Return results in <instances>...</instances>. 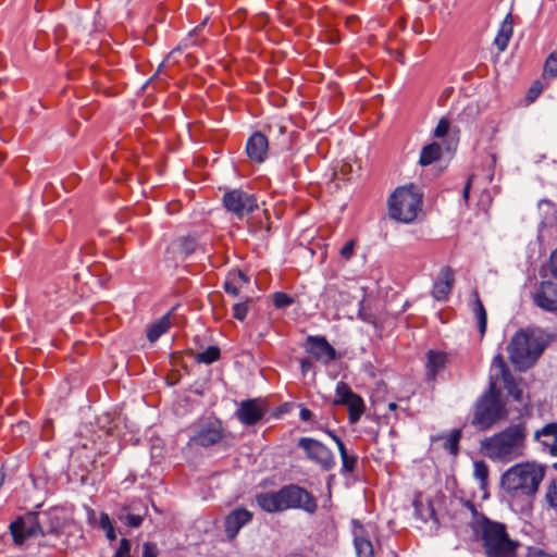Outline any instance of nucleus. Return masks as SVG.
<instances>
[{"label": "nucleus", "instance_id": "052dcab7", "mask_svg": "<svg viewBox=\"0 0 557 557\" xmlns=\"http://www.w3.org/2000/svg\"><path fill=\"white\" fill-rule=\"evenodd\" d=\"M397 408H398V406H397L396 403L392 401V403L388 404V409L391 411H395Z\"/></svg>", "mask_w": 557, "mask_h": 557}, {"label": "nucleus", "instance_id": "cd10ccee", "mask_svg": "<svg viewBox=\"0 0 557 557\" xmlns=\"http://www.w3.org/2000/svg\"><path fill=\"white\" fill-rule=\"evenodd\" d=\"M473 296H474L473 312L478 320L479 331H480L481 335L483 336L486 331V323H487L486 310H485L483 302L481 301V299L479 297V293L476 290L473 292Z\"/></svg>", "mask_w": 557, "mask_h": 557}, {"label": "nucleus", "instance_id": "f3484780", "mask_svg": "<svg viewBox=\"0 0 557 557\" xmlns=\"http://www.w3.org/2000/svg\"><path fill=\"white\" fill-rule=\"evenodd\" d=\"M455 282L454 271L449 267L441 269L437 280L434 282L432 296L437 301L447 300Z\"/></svg>", "mask_w": 557, "mask_h": 557}, {"label": "nucleus", "instance_id": "bb28decb", "mask_svg": "<svg viewBox=\"0 0 557 557\" xmlns=\"http://www.w3.org/2000/svg\"><path fill=\"white\" fill-rule=\"evenodd\" d=\"M441 157L442 146L438 143L433 141L422 148L420 152L419 163L422 166H426L440 160Z\"/></svg>", "mask_w": 557, "mask_h": 557}, {"label": "nucleus", "instance_id": "c756f323", "mask_svg": "<svg viewBox=\"0 0 557 557\" xmlns=\"http://www.w3.org/2000/svg\"><path fill=\"white\" fill-rule=\"evenodd\" d=\"M461 438L460 430H453L448 436L444 437L443 447L453 456H456L459 450V441Z\"/></svg>", "mask_w": 557, "mask_h": 557}, {"label": "nucleus", "instance_id": "39448f33", "mask_svg": "<svg viewBox=\"0 0 557 557\" xmlns=\"http://www.w3.org/2000/svg\"><path fill=\"white\" fill-rule=\"evenodd\" d=\"M422 191L410 184L395 189L388 199L389 216L400 223L413 222L422 207Z\"/></svg>", "mask_w": 557, "mask_h": 557}, {"label": "nucleus", "instance_id": "e433bc0d", "mask_svg": "<svg viewBox=\"0 0 557 557\" xmlns=\"http://www.w3.org/2000/svg\"><path fill=\"white\" fill-rule=\"evenodd\" d=\"M544 76L555 78L557 76V51L552 52L544 64Z\"/></svg>", "mask_w": 557, "mask_h": 557}, {"label": "nucleus", "instance_id": "dca6fc26", "mask_svg": "<svg viewBox=\"0 0 557 557\" xmlns=\"http://www.w3.org/2000/svg\"><path fill=\"white\" fill-rule=\"evenodd\" d=\"M433 137L444 139L447 151H455L459 143V129L451 128L450 121L447 117H442L433 129Z\"/></svg>", "mask_w": 557, "mask_h": 557}, {"label": "nucleus", "instance_id": "aec40b11", "mask_svg": "<svg viewBox=\"0 0 557 557\" xmlns=\"http://www.w3.org/2000/svg\"><path fill=\"white\" fill-rule=\"evenodd\" d=\"M448 362V356L444 351L429 350L426 352L425 372L430 381H435L437 374L442 372Z\"/></svg>", "mask_w": 557, "mask_h": 557}, {"label": "nucleus", "instance_id": "a18cd8bd", "mask_svg": "<svg viewBox=\"0 0 557 557\" xmlns=\"http://www.w3.org/2000/svg\"><path fill=\"white\" fill-rule=\"evenodd\" d=\"M143 557H158V548L154 543L146 542L143 545Z\"/></svg>", "mask_w": 557, "mask_h": 557}, {"label": "nucleus", "instance_id": "a878e982", "mask_svg": "<svg viewBox=\"0 0 557 557\" xmlns=\"http://www.w3.org/2000/svg\"><path fill=\"white\" fill-rule=\"evenodd\" d=\"M171 326L170 315L165 314L160 318L158 321L151 323L147 329V338L149 342L154 343L158 341L164 333L169 331Z\"/></svg>", "mask_w": 557, "mask_h": 557}, {"label": "nucleus", "instance_id": "a211bd4d", "mask_svg": "<svg viewBox=\"0 0 557 557\" xmlns=\"http://www.w3.org/2000/svg\"><path fill=\"white\" fill-rule=\"evenodd\" d=\"M264 411L256 399L245 400L237 410L239 421L246 425H252L263 418Z\"/></svg>", "mask_w": 557, "mask_h": 557}, {"label": "nucleus", "instance_id": "f8f14e48", "mask_svg": "<svg viewBox=\"0 0 557 557\" xmlns=\"http://www.w3.org/2000/svg\"><path fill=\"white\" fill-rule=\"evenodd\" d=\"M253 513L245 508L238 507L232 510L224 520V531L228 540H234L240 529L251 522Z\"/></svg>", "mask_w": 557, "mask_h": 557}, {"label": "nucleus", "instance_id": "864d4df0", "mask_svg": "<svg viewBox=\"0 0 557 557\" xmlns=\"http://www.w3.org/2000/svg\"><path fill=\"white\" fill-rule=\"evenodd\" d=\"M472 177L473 176H470L463 187V190H462V196H463V199L467 201L468 198H469V193H470V188H471V184H472Z\"/></svg>", "mask_w": 557, "mask_h": 557}, {"label": "nucleus", "instance_id": "7c9ffc66", "mask_svg": "<svg viewBox=\"0 0 557 557\" xmlns=\"http://www.w3.org/2000/svg\"><path fill=\"white\" fill-rule=\"evenodd\" d=\"M545 502L547 507L557 513V478L547 484L545 491Z\"/></svg>", "mask_w": 557, "mask_h": 557}, {"label": "nucleus", "instance_id": "09e8293b", "mask_svg": "<svg viewBox=\"0 0 557 557\" xmlns=\"http://www.w3.org/2000/svg\"><path fill=\"white\" fill-rule=\"evenodd\" d=\"M496 154L494 152H490L486 160L485 170L490 172H495L496 170Z\"/></svg>", "mask_w": 557, "mask_h": 557}, {"label": "nucleus", "instance_id": "de8ad7c7", "mask_svg": "<svg viewBox=\"0 0 557 557\" xmlns=\"http://www.w3.org/2000/svg\"><path fill=\"white\" fill-rule=\"evenodd\" d=\"M542 92V85L540 82H535L528 92V99L530 101L535 100V98Z\"/></svg>", "mask_w": 557, "mask_h": 557}, {"label": "nucleus", "instance_id": "b1692460", "mask_svg": "<svg viewBox=\"0 0 557 557\" xmlns=\"http://www.w3.org/2000/svg\"><path fill=\"white\" fill-rule=\"evenodd\" d=\"M247 283L248 278L242 271H234L228 273L224 282V289L227 294L237 296L240 288Z\"/></svg>", "mask_w": 557, "mask_h": 557}, {"label": "nucleus", "instance_id": "f03ea898", "mask_svg": "<svg viewBox=\"0 0 557 557\" xmlns=\"http://www.w3.org/2000/svg\"><path fill=\"white\" fill-rule=\"evenodd\" d=\"M527 432L522 424L508 426L504 431L481 442V451L493 461L510 462L522 456Z\"/></svg>", "mask_w": 557, "mask_h": 557}, {"label": "nucleus", "instance_id": "5701e85b", "mask_svg": "<svg viewBox=\"0 0 557 557\" xmlns=\"http://www.w3.org/2000/svg\"><path fill=\"white\" fill-rule=\"evenodd\" d=\"M40 515V522L45 534L59 533L63 528V521L57 510L44 511Z\"/></svg>", "mask_w": 557, "mask_h": 557}, {"label": "nucleus", "instance_id": "20e7f679", "mask_svg": "<svg viewBox=\"0 0 557 557\" xmlns=\"http://www.w3.org/2000/svg\"><path fill=\"white\" fill-rule=\"evenodd\" d=\"M545 469L532 462L518 463L502 475V487L511 496H533L544 479Z\"/></svg>", "mask_w": 557, "mask_h": 557}, {"label": "nucleus", "instance_id": "680f3d73", "mask_svg": "<svg viewBox=\"0 0 557 557\" xmlns=\"http://www.w3.org/2000/svg\"><path fill=\"white\" fill-rule=\"evenodd\" d=\"M207 20H205L200 25L196 26V28L194 29V33H198L206 24Z\"/></svg>", "mask_w": 557, "mask_h": 557}, {"label": "nucleus", "instance_id": "ddd939ff", "mask_svg": "<svg viewBox=\"0 0 557 557\" xmlns=\"http://www.w3.org/2000/svg\"><path fill=\"white\" fill-rule=\"evenodd\" d=\"M307 351L318 361L329 363L336 359V350L329 344L324 336L307 337Z\"/></svg>", "mask_w": 557, "mask_h": 557}, {"label": "nucleus", "instance_id": "603ef678", "mask_svg": "<svg viewBox=\"0 0 557 557\" xmlns=\"http://www.w3.org/2000/svg\"><path fill=\"white\" fill-rule=\"evenodd\" d=\"M326 434L336 443L338 449L345 446L344 442L333 431L327 430Z\"/></svg>", "mask_w": 557, "mask_h": 557}, {"label": "nucleus", "instance_id": "8fccbe9b", "mask_svg": "<svg viewBox=\"0 0 557 557\" xmlns=\"http://www.w3.org/2000/svg\"><path fill=\"white\" fill-rule=\"evenodd\" d=\"M550 272L557 278V249L550 256Z\"/></svg>", "mask_w": 557, "mask_h": 557}, {"label": "nucleus", "instance_id": "0eeeda50", "mask_svg": "<svg viewBox=\"0 0 557 557\" xmlns=\"http://www.w3.org/2000/svg\"><path fill=\"white\" fill-rule=\"evenodd\" d=\"M223 205L236 218L243 219L258 208L255 195L243 189H231L223 196Z\"/></svg>", "mask_w": 557, "mask_h": 557}, {"label": "nucleus", "instance_id": "f704fd0d", "mask_svg": "<svg viewBox=\"0 0 557 557\" xmlns=\"http://www.w3.org/2000/svg\"><path fill=\"white\" fill-rule=\"evenodd\" d=\"M338 450H339L341 458H342L343 470L346 472H354L357 467V462H358L357 456L349 455L347 453L346 446H343Z\"/></svg>", "mask_w": 557, "mask_h": 557}, {"label": "nucleus", "instance_id": "c9c22d12", "mask_svg": "<svg viewBox=\"0 0 557 557\" xmlns=\"http://www.w3.org/2000/svg\"><path fill=\"white\" fill-rule=\"evenodd\" d=\"M336 399L335 405H343L355 394L351 388L344 382H338L336 385Z\"/></svg>", "mask_w": 557, "mask_h": 557}, {"label": "nucleus", "instance_id": "f257e3e1", "mask_svg": "<svg viewBox=\"0 0 557 557\" xmlns=\"http://www.w3.org/2000/svg\"><path fill=\"white\" fill-rule=\"evenodd\" d=\"M473 512V519L470 522L475 541L481 543L486 557H518L519 542L510 539L507 527L497 521H493L484 515L478 513L474 506L468 503Z\"/></svg>", "mask_w": 557, "mask_h": 557}, {"label": "nucleus", "instance_id": "79ce46f5", "mask_svg": "<svg viewBox=\"0 0 557 557\" xmlns=\"http://www.w3.org/2000/svg\"><path fill=\"white\" fill-rule=\"evenodd\" d=\"M356 244V239L348 240L339 250L341 257L344 258L345 260H350L355 253Z\"/></svg>", "mask_w": 557, "mask_h": 557}, {"label": "nucleus", "instance_id": "423d86ee", "mask_svg": "<svg viewBox=\"0 0 557 557\" xmlns=\"http://www.w3.org/2000/svg\"><path fill=\"white\" fill-rule=\"evenodd\" d=\"M506 417L507 411L500 400L496 383L491 382L488 389L475 404L472 424L478 430L485 431Z\"/></svg>", "mask_w": 557, "mask_h": 557}, {"label": "nucleus", "instance_id": "6ab92c4d", "mask_svg": "<svg viewBox=\"0 0 557 557\" xmlns=\"http://www.w3.org/2000/svg\"><path fill=\"white\" fill-rule=\"evenodd\" d=\"M258 506L267 512L285 511L282 488L276 492H264L256 496Z\"/></svg>", "mask_w": 557, "mask_h": 557}, {"label": "nucleus", "instance_id": "37998d69", "mask_svg": "<svg viewBox=\"0 0 557 557\" xmlns=\"http://www.w3.org/2000/svg\"><path fill=\"white\" fill-rule=\"evenodd\" d=\"M248 314V305L247 302H239L234 305L233 307V315L235 319L239 321H244Z\"/></svg>", "mask_w": 557, "mask_h": 557}, {"label": "nucleus", "instance_id": "9d476101", "mask_svg": "<svg viewBox=\"0 0 557 557\" xmlns=\"http://www.w3.org/2000/svg\"><path fill=\"white\" fill-rule=\"evenodd\" d=\"M298 447L305 451L309 460L318 463L323 470L330 471L334 468L335 458L333 453L320 441L301 437L298 440Z\"/></svg>", "mask_w": 557, "mask_h": 557}, {"label": "nucleus", "instance_id": "2f4dec72", "mask_svg": "<svg viewBox=\"0 0 557 557\" xmlns=\"http://www.w3.org/2000/svg\"><path fill=\"white\" fill-rule=\"evenodd\" d=\"M220 358V349L216 346H209L201 352H198L196 360L200 363L210 364Z\"/></svg>", "mask_w": 557, "mask_h": 557}, {"label": "nucleus", "instance_id": "69168bd1", "mask_svg": "<svg viewBox=\"0 0 557 557\" xmlns=\"http://www.w3.org/2000/svg\"><path fill=\"white\" fill-rule=\"evenodd\" d=\"M342 173H343V174H348V171H347V170H345V169H342Z\"/></svg>", "mask_w": 557, "mask_h": 557}, {"label": "nucleus", "instance_id": "4d7b16f0", "mask_svg": "<svg viewBox=\"0 0 557 557\" xmlns=\"http://www.w3.org/2000/svg\"><path fill=\"white\" fill-rule=\"evenodd\" d=\"M101 524L103 528H106L107 524L110 525V519L108 515H101Z\"/></svg>", "mask_w": 557, "mask_h": 557}, {"label": "nucleus", "instance_id": "c85d7f7f", "mask_svg": "<svg viewBox=\"0 0 557 557\" xmlns=\"http://www.w3.org/2000/svg\"><path fill=\"white\" fill-rule=\"evenodd\" d=\"M354 542L358 557H374L373 545L369 539L356 535Z\"/></svg>", "mask_w": 557, "mask_h": 557}, {"label": "nucleus", "instance_id": "c03bdc74", "mask_svg": "<svg viewBox=\"0 0 557 557\" xmlns=\"http://www.w3.org/2000/svg\"><path fill=\"white\" fill-rule=\"evenodd\" d=\"M527 557H557V554H549L539 547L530 546L527 549Z\"/></svg>", "mask_w": 557, "mask_h": 557}, {"label": "nucleus", "instance_id": "473e14b6", "mask_svg": "<svg viewBox=\"0 0 557 557\" xmlns=\"http://www.w3.org/2000/svg\"><path fill=\"white\" fill-rule=\"evenodd\" d=\"M492 366L497 371V375H499L502 381H508L512 376L502 354H497L493 358Z\"/></svg>", "mask_w": 557, "mask_h": 557}, {"label": "nucleus", "instance_id": "e2e57ef3", "mask_svg": "<svg viewBox=\"0 0 557 557\" xmlns=\"http://www.w3.org/2000/svg\"><path fill=\"white\" fill-rule=\"evenodd\" d=\"M4 481V473L0 470V487L2 486Z\"/></svg>", "mask_w": 557, "mask_h": 557}, {"label": "nucleus", "instance_id": "3c124183", "mask_svg": "<svg viewBox=\"0 0 557 557\" xmlns=\"http://www.w3.org/2000/svg\"><path fill=\"white\" fill-rule=\"evenodd\" d=\"M268 131L270 134L273 132H276L280 135H283V134H285V126L281 125L280 123H274V124L268 125Z\"/></svg>", "mask_w": 557, "mask_h": 557}, {"label": "nucleus", "instance_id": "a19ab883", "mask_svg": "<svg viewBox=\"0 0 557 557\" xmlns=\"http://www.w3.org/2000/svg\"><path fill=\"white\" fill-rule=\"evenodd\" d=\"M474 476L482 483H485L488 478V468L484 461L474 462Z\"/></svg>", "mask_w": 557, "mask_h": 557}, {"label": "nucleus", "instance_id": "72a5a7b5", "mask_svg": "<svg viewBox=\"0 0 557 557\" xmlns=\"http://www.w3.org/2000/svg\"><path fill=\"white\" fill-rule=\"evenodd\" d=\"M148 509L144 507L143 513H125L120 515L119 519L131 528H139L144 521V517L147 515Z\"/></svg>", "mask_w": 557, "mask_h": 557}, {"label": "nucleus", "instance_id": "4c0bfd02", "mask_svg": "<svg viewBox=\"0 0 557 557\" xmlns=\"http://www.w3.org/2000/svg\"><path fill=\"white\" fill-rule=\"evenodd\" d=\"M294 302V299L283 292H276L273 295V304L275 308L282 309L290 306Z\"/></svg>", "mask_w": 557, "mask_h": 557}, {"label": "nucleus", "instance_id": "393cba45", "mask_svg": "<svg viewBox=\"0 0 557 557\" xmlns=\"http://www.w3.org/2000/svg\"><path fill=\"white\" fill-rule=\"evenodd\" d=\"M348 408V420L350 424L357 423L361 416L364 412V403L361 396L354 394L351 398H349L345 404H343Z\"/></svg>", "mask_w": 557, "mask_h": 557}, {"label": "nucleus", "instance_id": "6e6d98bb", "mask_svg": "<svg viewBox=\"0 0 557 557\" xmlns=\"http://www.w3.org/2000/svg\"><path fill=\"white\" fill-rule=\"evenodd\" d=\"M311 364L312 363L309 359H302L300 361V367H301L302 373H306L311 368Z\"/></svg>", "mask_w": 557, "mask_h": 557}, {"label": "nucleus", "instance_id": "49530a36", "mask_svg": "<svg viewBox=\"0 0 557 557\" xmlns=\"http://www.w3.org/2000/svg\"><path fill=\"white\" fill-rule=\"evenodd\" d=\"M129 552H131L129 541L127 539H122L114 557L125 556L126 554L129 555Z\"/></svg>", "mask_w": 557, "mask_h": 557}, {"label": "nucleus", "instance_id": "412c9836", "mask_svg": "<svg viewBox=\"0 0 557 557\" xmlns=\"http://www.w3.org/2000/svg\"><path fill=\"white\" fill-rule=\"evenodd\" d=\"M513 34V18L509 13L506 15L504 21L502 22L497 35L494 39V45L497 47L499 52H503L507 49L510 38Z\"/></svg>", "mask_w": 557, "mask_h": 557}, {"label": "nucleus", "instance_id": "ea45409f", "mask_svg": "<svg viewBox=\"0 0 557 557\" xmlns=\"http://www.w3.org/2000/svg\"><path fill=\"white\" fill-rule=\"evenodd\" d=\"M178 248L181 253L187 257L195 251L196 242L193 238L184 237L180 239Z\"/></svg>", "mask_w": 557, "mask_h": 557}, {"label": "nucleus", "instance_id": "4be33fe9", "mask_svg": "<svg viewBox=\"0 0 557 557\" xmlns=\"http://www.w3.org/2000/svg\"><path fill=\"white\" fill-rule=\"evenodd\" d=\"M535 437L548 448L552 456L557 457V423H548L535 433Z\"/></svg>", "mask_w": 557, "mask_h": 557}, {"label": "nucleus", "instance_id": "bf43d9fd", "mask_svg": "<svg viewBox=\"0 0 557 557\" xmlns=\"http://www.w3.org/2000/svg\"><path fill=\"white\" fill-rule=\"evenodd\" d=\"M107 535H108V537H109L110 540H114V539H115V534H114V531H113V529H112V527H111V525H110V529H109V531H108V534H107Z\"/></svg>", "mask_w": 557, "mask_h": 557}, {"label": "nucleus", "instance_id": "4468645a", "mask_svg": "<svg viewBox=\"0 0 557 557\" xmlns=\"http://www.w3.org/2000/svg\"><path fill=\"white\" fill-rule=\"evenodd\" d=\"M269 152L268 137L261 132L252 133L246 143V153L250 161L263 163Z\"/></svg>", "mask_w": 557, "mask_h": 557}, {"label": "nucleus", "instance_id": "1a4fd4ad", "mask_svg": "<svg viewBox=\"0 0 557 557\" xmlns=\"http://www.w3.org/2000/svg\"><path fill=\"white\" fill-rule=\"evenodd\" d=\"M10 531L14 543L17 545L24 544L29 537L44 535L40 515L38 512H27L10 524Z\"/></svg>", "mask_w": 557, "mask_h": 557}, {"label": "nucleus", "instance_id": "2eb2a0df", "mask_svg": "<svg viewBox=\"0 0 557 557\" xmlns=\"http://www.w3.org/2000/svg\"><path fill=\"white\" fill-rule=\"evenodd\" d=\"M533 299L540 308L546 311H557V283L552 281L542 282Z\"/></svg>", "mask_w": 557, "mask_h": 557}, {"label": "nucleus", "instance_id": "5fc2aeb1", "mask_svg": "<svg viewBox=\"0 0 557 557\" xmlns=\"http://www.w3.org/2000/svg\"><path fill=\"white\" fill-rule=\"evenodd\" d=\"M299 417L302 421H309L312 417V412L308 408H301Z\"/></svg>", "mask_w": 557, "mask_h": 557}, {"label": "nucleus", "instance_id": "58836bf2", "mask_svg": "<svg viewBox=\"0 0 557 557\" xmlns=\"http://www.w3.org/2000/svg\"><path fill=\"white\" fill-rule=\"evenodd\" d=\"M505 384V388L507 389L508 394L512 396V398L517 401H520L522 399V391L518 386V384L515 382L513 377L510 376L508 381H503Z\"/></svg>", "mask_w": 557, "mask_h": 557}, {"label": "nucleus", "instance_id": "9b49d317", "mask_svg": "<svg viewBox=\"0 0 557 557\" xmlns=\"http://www.w3.org/2000/svg\"><path fill=\"white\" fill-rule=\"evenodd\" d=\"M223 438V428L220 421H207L200 423L189 438L193 446L210 447Z\"/></svg>", "mask_w": 557, "mask_h": 557}, {"label": "nucleus", "instance_id": "7ed1b4c3", "mask_svg": "<svg viewBox=\"0 0 557 557\" xmlns=\"http://www.w3.org/2000/svg\"><path fill=\"white\" fill-rule=\"evenodd\" d=\"M546 345L547 342L541 331H519L508 345L509 359L516 369L524 371L536 362Z\"/></svg>", "mask_w": 557, "mask_h": 557}, {"label": "nucleus", "instance_id": "13d9d810", "mask_svg": "<svg viewBox=\"0 0 557 557\" xmlns=\"http://www.w3.org/2000/svg\"><path fill=\"white\" fill-rule=\"evenodd\" d=\"M429 518L436 521L435 510L431 504H429Z\"/></svg>", "mask_w": 557, "mask_h": 557}, {"label": "nucleus", "instance_id": "0e129e2a", "mask_svg": "<svg viewBox=\"0 0 557 557\" xmlns=\"http://www.w3.org/2000/svg\"><path fill=\"white\" fill-rule=\"evenodd\" d=\"M497 132V128L496 127H493L492 129V136H494V134Z\"/></svg>", "mask_w": 557, "mask_h": 557}, {"label": "nucleus", "instance_id": "6e6552de", "mask_svg": "<svg viewBox=\"0 0 557 557\" xmlns=\"http://www.w3.org/2000/svg\"><path fill=\"white\" fill-rule=\"evenodd\" d=\"M282 493L285 510L301 509L307 513L313 515L318 509L315 498L299 485H285L282 487Z\"/></svg>", "mask_w": 557, "mask_h": 557}, {"label": "nucleus", "instance_id": "338daca9", "mask_svg": "<svg viewBox=\"0 0 557 557\" xmlns=\"http://www.w3.org/2000/svg\"><path fill=\"white\" fill-rule=\"evenodd\" d=\"M416 510L419 511L418 503H414Z\"/></svg>", "mask_w": 557, "mask_h": 557}]
</instances>
